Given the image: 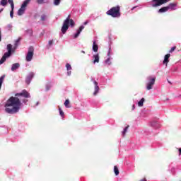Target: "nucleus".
<instances>
[{"instance_id":"f257e3e1","label":"nucleus","mask_w":181,"mask_h":181,"mask_svg":"<svg viewBox=\"0 0 181 181\" xmlns=\"http://www.w3.org/2000/svg\"><path fill=\"white\" fill-rule=\"evenodd\" d=\"M18 97L30 98V93L24 89L21 93H16L15 96L10 97L4 105L5 111L7 114H16V112H19V110L22 107V102H21V99Z\"/></svg>"},{"instance_id":"f03ea898","label":"nucleus","mask_w":181,"mask_h":181,"mask_svg":"<svg viewBox=\"0 0 181 181\" xmlns=\"http://www.w3.org/2000/svg\"><path fill=\"white\" fill-rule=\"evenodd\" d=\"M71 26V28H74V25H76V23H74V21L73 19H70V15L68 16V17L64 21L61 32H62L63 35L66 34V32L69 30V25Z\"/></svg>"},{"instance_id":"7ed1b4c3","label":"nucleus","mask_w":181,"mask_h":181,"mask_svg":"<svg viewBox=\"0 0 181 181\" xmlns=\"http://www.w3.org/2000/svg\"><path fill=\"white\" fill-rule=\"evenodd\" d=\"M120 11L121 7L119 6H117L115 7H112L106 12V14L109 16H112V18H119V16H121Z\"/></svg>"},{"instance_id":"20e7f679","label":"nucleus","mask_w":181,"mask_h":181,"mask_svg":"<svg viewBox=\"0 0 181 181\" xmlns=\"http://www.w3.org/2000/svg\"><path fill=\"white\" fill-rule=\"evenodd\" d=\"M7 50L8 52L4 53V54L3 55L2 58L0 60V65L4 64V63L6 62V59H8V57H9L11 54H12V45L11 44L7 45Z\"/></svg>"},{"instance_id":"39448f33","label":"nucleus","mask_w":181,"mask_h":181,"mask_svg":"<svg viewBox=\"0 0 181 181\" xmlns=\"http://www.w3.org/2000/svg\"><path fill=\"white\" fill-rule=\"evenodd\" d=\"M170 0H153L152 1V6L153 8H156L158 6H160V5H163L164 4H168Z\"/></svg>"},{"instance_id":"423d86ee","label":"nucleus","mask_w":181,"mask_h":181,"mask_svg":"<svg viewBox=\"0 0 181 181\" xmlns=\"http://www.w3.org/2000/svg\"><path fill=\"white\" fill-rule=\"evenodd\" d=\"M33 52H35V49L33 47H30L28 49V54L26 55V61L31 62L33 58Z\"/></svg>"},{"instance_id":"0eeeda50","label":"nucleus","mask_w":181,"mask_h":181,"mask_svg":"<svg viewBox=\"0 0 181 181\" xmlns=\"http://www.w3.org/2000/svg\"><path fill=\"white\" fill-rule=\"evenodd\" d=\"M148 80H149V82L146 84V88L147 90H152L153 85L155 84V80H156V78H152L149 76L148 78Z\"/></svg>"},{"instance_id":"6e6552de","label":"nucleus","mask_w":181,"mask_h":181,"mask_svg":"<svg viewBox=\"0 0 181 181\" xmlns=\"http://www.w3.org/2000/svg\"><path fill=\"white\" fill-rule=\"evenodd\" d=\"M35 77V74L33 72H30L25 78L26 84H30V81H32V78Z\"/></svg>"},{"instance_id":"1a4fd4ad","label":"nucleus","mask_w":181,"mask_h":181,"mask_svg":"<svg viewBox=\"0 0 181 181\" xmlns=\"http://www.w3.org/2000/svg\"><path fill=\"white\" fill-rule=\"evenodd\" d=\"M107 56H108V58L105 61V63L106 64H111V57H110V56H111V48H109V51H108V52H107Z\"/></svg>"},{"instance_id":"9d476101","label":"nucleus","mask_w":181,"mask_h":181,"mask_svg":"<svg viewBox=\"0 0 181 181\" xmlns=\"http://www.w3.org/2000/svg\"><path fill=\"white\" fill-rule=\"evenodd\" d=\"M93 83L95 84V91L93 93V95H97L100 91V87H98V83L97 81H94Z\"/></svg>"},{"instance_id":"9b49d317","label":"nucleus","mask_w":181,"mask_h":181,"mask_svg":"<svg viewBox=\"0 0 181 181\" xmlns=\"http://www.w3.org/2000/svg\"><path fill=\"white\" fill-rule=\"evenodd\" d=\"M83 29H84V26L81 25L79 27V29L77 30V33L74 36V39H77V37H78V36H80V33H81Z\"/></svg>"},{"instance_id":"f8f14e48","label":"nucleus","mask_w":181,"mask_h":181,"mask_svg":"<svg viewBox=\"0 0 181 181\" xmlns=\"http://www.w3.org/2000/svg\"><path fill=\"white\" fill-rule=\"evenodd\" d=\"M25 11H26V8L21 6L18 11V16H22V15H23V13H25Z\"/></svg>"},{"instance_id":"ddd939ff","label":"nucleus","mask_w":181,"mask_h":181,"mask_svg":"<svg viewBox=\"0 0 181 181\" xmlns=\"http://www.w3.org/2000/svg\"><path fill=\"white\" fill-rule=\"evenodd\" d=\"M169 57H170V54H167L166 55H165L164 60L163 62V64L168 66V63H169Z\"/></svg>"},{"instance_id":"4468645a","label":"nucleus","mask_w":181,"mask_h":181,"mask_svg":"<svg viewBox=\"0 0 181 181\" xmlns=\"http://www.w3.org/2000/svg\"><path fill=\"white\" fill-rule=\"evenodd\" d=\"M19 67H21V65L19 64V63L13 64L11 66V71H15V70H18Z\"/></svg>"},{"instance_id":"2eb2a0df","label":"nucleus","mask_w":181,"mask_h":181,"mask_svg":"<svg viewBox=\"0 0 181 181\" xmlns=\"http://www.w3.org/2000/svg\"><path fill=\"white\" fill-rule=\"evenodd\" d=\"M93 64H95V63H100V56L98 54L93 55Z\"/></svg>"},{"instance_id":"dca6fc26","label":"nucleus","mask_w":181,"mask_h":181,"mask_svg":"<svg viewBox=\"0 0 181 181\" xmlns=\"http://www.w3.org/2000/svg\"><path fill=\"white\" fill-rule=\"evenodd\" d=\"M169 11L168 6L163 7L158 10V13H163Z\"/></svg>"},{"instance_id":"f3484780","label":"nucleus","mask_w":181,"mask_h":181,"mask_svg":"<svg viewBox=\"0 0 181 181\" xmlns=\"http://www.w3.org/2000/svg\"><path fill=\"white\" fill-rule=\"evenodd\" d=\"M175 6H177V4H176L171 3V4H170L167 6V8H168V11H169V9H171V10L173 11V9H175Z\"/></svg>"},{"instance_id":"a211bd4d","label":"nucleus","mask_w":181,"mask_h":181,"mask_svg":"<svg viewBox=\"0 0 181 181\" xmlns=\"http://www.w3.org/2000/svg\"><path fill=\"white\" fill-rule=\"evenodd\" d=\"M30 2V0H25L23 1V3L22 4L21 6H23V8H25L26 6H28V5H29V3Z\"/></svg>"},{"instance_id":"6ab92c4d","label":"nucleus","mask_w":181,"mask_h":181,"mask_svg":"<svg viewBox=\"0 0 181 181\" xmlns=\"http://www.w3.org/2000/svg\"><path fill=\"white\" fill-rule=\"evenodd\" d=\"M93 52H98V45L95 44V42H93Z\"/></svg>"},{"instance_id":"aec40b11","label":"nucleus","mask_w":181,"mask_h":181,"mask_svg":"<svg viewBox=\"0 0 181 181\" xmlns=\"http://www.w3.org/2000/svg\"><path fill=\"white\" fill-rule=\"evenodd\" d=\"M144 103H145V98H142L140 101L138 102V105L139 107H144Z\"/></svg>"},{"instance_id":"412c9836","label":"nucleus","mask_w":181,"mask_h":181,"mask_svg":"<svg viewBox=\"0 0 181 181\" xmlns=\"http://www.w3.org/2000/svg\"><path fill=\"white\" fill-rule=\"evenodd\" d=\"M64 105L66 107V108H70V100H69V99H66L64 102Z\"/></svg>"},{"instance_id":"4be33fe9","label":"nucleus","mask_w":181,"mask_h":181,"mask_svg":"<svg viewBox=\"0 0 181 181\" xmlns=\"http://www.w3.org/2000/svg\"><path fill=\"white\" fill-rule=\"evenodd\" d=\"M114 172L116 176H118L119 175V170H118V167L117 165H115L114 167Z\"/></svg>"},{"instance_id":"5701e85b","label":"nucleus","mask_w":181,"mask_h":181,"mask_svg":"<svg viewBox=\"0 0 181 181\" xmlns=\"http://www.w3.org/2000/svg\"><path fill=\"white\" fill-rule=\"evenodd\" d=\"M4 80H5V75H3L0 77V90L2 87V83H4Z\"/></svg>"},{"instance_id":"b1692460","label":"nucleus","mask_w":181,"mask_h":181,"mask_svg":"<svg viewBox=\"0 0 181 181\" xmlns=\"http://www.w3.org/2000/svg\"><path fill=\"white\" fill-rule=\"evenodd\" d=\"M0 4L2 6H6V5H8V0H1Z\"/></svg>"},{"instance_id":"393cba45","label":"nucleus","mask_w":181,"mask_h":181,"mask_svg":"<svg viewBox=\"0 0 181 181\" xmlns=\"http://www.w3.org/2000/svg\"><path fill=\"white\" fill-rule=\"evenodd\" d=\"M19 42H21V38H18L16 40V42L14 43V49H16V47H18V46H19Z\"/></svg>"},{"instance_id":"a878e982","label":"nucleus","mask_w":181,"mask_h":181,"mask_svg":"<svg viewBox=\"0 0 181 181\" xmlns=\"http://www.w3.org/2000/svg\"><path fill=\"white\" fill-rule=\"evenodd\" d=\"M8 4H10L11 9H15V4H13V0H8Z\"/></svg>"},{"instance_id":"bb28decb","label":"nucleus","mask_w":181,"mask_h":181,"mask_svg":"<svg viewBox=\"0 0 181 181\" xmlns=\"http://www.w3.org/2000/svg\"><path fill=\"white\" fill-rule=\"evenodd\" d=\"M128 128H129V125H127L122 132L123 136H125L127 132L128 131Z\"/></svg>"},{"instance_id":"cd10ccee","label":"nucleus","mask_w":181,"mask_h":181,"mask_svg":"<svg viewBox=\"0 0 181 181\" xmlns=\"http://www.w3.org/2000/svg\"><path fill=\"white\" fill-rule=\"evenodd\" d=\"M47 19V16H46V14L41 15V21L42 22H45V21H46Z\"/></svg>"},{"instance_id":"c85d7f7f","label":"nucleus","mask_w":181,"mask_h":181,"mask_svg":"<svg viewBox=\"0 0 181 181\" xmlns=\"http://www.w3.org/2000/svg\"><path fill=\"white\" fill-rule=\"evenodd\" d=\"M62 0H54V5H55V6H58V5H60V1Z\"/></svg>"},{"instance_id":"c756f323","label":"nucleus","mask_w":181,"mask_h":181,"mask_svg":"<svg viewBox=\"0 0 181 181\" xmlns=\"http://www.w3.org/2000/svg\"><path fill=\"white\" fill-rule=\"evenodd\" d=\"M59 115L61 117H64V112L62 110V108L59 107Z\"/></svg>"},{"instance_id":"7c9ffc66","label":"nucleus","mask_w":181,"mask_h":181,"mask_svg":"<svg viewBox=\"0 0 181 181\" xmlns=\"http://www.w3.org/2000/svg\"><path fill=\"white\" fill-rule=\"evenodd\" d=\"M37 2L39 5H42V4H45V0H37Z\"/></svg>"},{"instance_id":"2f4dec72","label":"nucleus","mask_w":181,"mask_h":181,"mask_svg":"<svg viewBox=\"0 0 181 181\" xmlns=\"http://www.w3.org/2000/svg\"><path fill=\"white\" fill-rule=\"evenodd\" d=\"M66 68L67 70H71V65H70V64H66Z\"/></svg>"},{"instance_id":"473e14b6","label":"nucleus","mask_w":181,"mask_h":181,"mask_svg":"<svg viewBox=\"0 0 181 181\" xmlns=\"http://www.w3.org/2000/svg\"><path fill=\"white\" fill-rule=\"evenodd\" d=\"M175 50H176V47H173L170 49V50L169 51L170 53H173V52H175Z\"/></svg>"},{"instance_id":"72a5a7b5","label":"nucleus","mask_w":181,"mask_h":181,"mask_svg":"<svg viewBox=\"0 0 181 181\" xmlns=\"http://www.w3.org/2000/svg\"><path fill=\"white\" fill-rule=\"evenodd\" d=\"M10 16H11V18H13V8H11V11L10 12Z\"/></svg>"},{"instance_id":"f704fd0d","label":"nucleus","mask_w":181,"mask_h":181,"mask_svg":"<svg viewBox=\"0 0 181 181\" xmlns=\"http://www.w3.org/2000/svg\"><path fill=\"white\" fill-rule=\"evenodd\" d=\"M7 28H8V30H11V29H12V25H11V24L8 25Z\"/></svg>"},{"instance_id":"c9c22d12","label":"nucleus","mask_w":181,"mask_h":181,"mask_svg":"<svg viewBox=\"0 0 181 181\" xmlns=\"http://www.w3.org/2000/svg\"><path fill=\"white\" fill-rule=\"evenodd\" d=\"M46 90L47 91H49V90H50V86L46 85Z\"/></svg>"},{"instance_id":"e433bc0d","label":"nucleus","mask_w":181,"mask_h":181,"mask_svg":"<svg viewBox=\"0 0 181 181\" xmlns=\"http://www.w3.org/2000/svg\"><path fill=\"white\" fill-rule=\"evenodd\" d=\"M48 43H49V46H52L53 45V40H49Z\"/></svg>"},{"instance_id":"4c0bfd02","label":"nucleus","mask_w":181,"mask_h":181,"mask_svg":"<svg viewBox=\"0 0 181 181\" xmlns=\"http://www.w3.org/2000/svg\"><path fill=\"white\" fill-rule=\"evenodd\" d=\"M2 40V33L1 32L0 30V42Z\"/></svg>"},{"instance_id":"58836bf2","label":"nucleus","mask_w":181,"mask_h":181,"mask_svg":"<svg viewBox=\"0 0 181 181\" xmlns=\"http://www.w3.org/2000/svg\"><path fill=\"white\" fill-rule=\"evenodd\" d=\"M23 103H24V104H26V103H28V99L23 100Z\"/></svg>"},{"instance_id":"ea45409f","label":"nucleus","mask_w":181,"mask_h":181,"mask_svg":"<svg viewBox=\"0 0 181 181\" xmlns=\"http://www.w3.org/2000/svg\"><path fill=\"white\" fill-rule=\"evenodd\" d=\"M178 151H179V155H181V148H179Z\"/></svg>"},{"instance_id":"a19ab883","label":"nucleus","mask_w":181,"mask_h":181,"mask_svg":"<svg viewBox=\"0 0 181 181\" xmlns=\"http://www.w3.org/2000/svg\"><path fill=\"white\" fill-rule=\"evenodd\" d=\"M140 181H146V178H143Z\"/></svg>"},{"instance_id":"79ce46f5","label":"nucleus","mask_w":181,"mask_h":181,"mask_svg":"<svg viewBox=\"0 0 181 181\" xmlns=\"http://www.w3.org/2000/svg\"><path fill=\"white\" fill-rule=\"evenodd\" d=\"M83 24L84 25H88V21H86Z\"/></svg>"},{"instance_id":"37998d69","label":"nucleus","mask_w":181,"mask_h":181,"mask_svg":"<svg viewBox=\"0 0 181 181\" xmlns=\"http://www.w3.org/2000/svg\"><path fill=\"white\" fill-rule=\"evenodd\" d=\"M70 74H71V71L68 72V76H70Z\"/></svg>"},{"instance_id":"c03bdc74","label":"nucleus","mask_w":181,"mask_h":181,"mask_svg":"<svg viewBox=\"0 0 181 181\" xmlns=\"http://www.w3.org/2000/svg\"><path fill=\"white\" fill-rule=\"evenodd\" d=\"M135 8H136V6H134L132 8V11H134V9H135Z\"/></svg>"},{"instance_id":"a18cd8bd","label":"nucleus","mask_w":181,"mask_h":181,"mask_svg":"<svg viewBox=\"0 0 181 181\" xmlns=\"http://www.w3.org/2000/svg\"><path fill=\"white\" fill-rule=\"evenodd\" d=\"M132 108H133V110L135 109V105H133Z\"/></svg>"},{"instance_id":"49530a36","label":"nucleus","mask_w":181,"mask_h":181,"mask_svg":"<svg viewBox=\"0 0 181 181\" xmlns=\"http://www.w3.org/2000/svg\"><path fill=\"white\" fill-rule=\"evenodd\" d=\"M81 53H83V54H86V52L81 51Z\"/></svg>"},{"instance_id":"de8ad7c7","label":"nucleus","mask_w":181,"mask_h":181,"mask_svg":"<svg viewBox=\"0 0 181 181\" xmlns=\"http://www.w3.org/2000/svg\"><path fill=\"white\" fill-rule=\"evenodd\" d=\"M2 11H4V8L0 9V13L2 12Z\"/></svg>"}]
</instances>
